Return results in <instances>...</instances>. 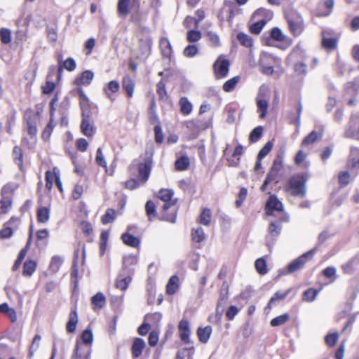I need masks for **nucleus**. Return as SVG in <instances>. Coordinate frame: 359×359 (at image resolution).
<instances>
[{
    "label": "nucleus",
    "instance_id": "obj_59",
    "mask_svg": "<svg viewBox=\"0 0 359 359\" xmlns=\"http://www.w3.org/2000/svg\"><path fill=\"white\" fill-rule=\"evenodd\" d=\"M81 339L86 344H91L93 340V332L90 330L86 329L81 334Z\"/></svg>",
    "mask_w": 359,
    "mask_h": 359
},
{
    "label": "nucleus",
    "instance_id": "obj_20",
    "mask_svg": "<svg viewBox=\"0 0 359 359\" xmlns=\"http://www.w3.org/2000/svg\"><path fill=\"white\" fill-rule=\"evenodd\" d=\"M292 289L289 288L285 292H282L280 291L276 292L273 296L270 299L266 309H271L272 306L278 302L283 300L291 292Z\"/></svg>",
    "mask_w": 359,
    "mask_h": 359
},
{
    "label": "nucleus",
    "instance_id": "obj_2",
    "mask_svg": "<svg viewBox=\"0 0 359 359\" xmlns=\"http://www.w3.org/2000/svg\"><path fill=\"white\" fill-rule=\"evenodd\" d=\"M147 13V11L140 8V2L139 0H133L130 6L131 22L140 25L146 21Z\"/></svg>",
    "mask_w": 359,
    "mask_h": 359
},
{
    "label": "nucleus",
    "instance_id": "obj_21",
    "mask_svg": "<svg viewBox=\"0 0 359 359\" xmlns=\"http://www.w3.org/2000/svg\"><path fill=\"white\" fill-rule=\"evenodd\" d=\"M123 88L126 90L128 97H132L135 89V82L130 76H126L122 80Z\"/></svg>",
    "mask_w": 359,
    "mask_h": 359
},
{
    "label": "nucleus",
    "instance_id": "obj_53",
    "mask_svg": "<svg viewBox=\"0 0 359 359\" xmlns=\"http://www.w3.org/2000/svg\"><path fill=\"white\" fill-rule=\"evenodd\" d=\"M201 39V33L200 31L189 30L187 32V39L189 42H197Z\"/></svg>",
    "mask_w": 359,
    "mask_h": 359
},
{
    "label": "nucleus",
    "instance_id": "obj_33",
    "mask_svg": "<svg viewBox=\"0 0 359 359\" xmlns=\"http://www.w3.org/2000/svg\"><path fill=\"white\" fill-rule=\"evenodd\" d=\"M194 353V346L182 348L177 352L176 359H192Z\"/></svg>",
    "mask_w": 359,
    "mask_h": 359
},
{
    "label": "nucleus",
    "instance_id": "obj_22",
    "mask_svg": "<svg viewBox=\"0 0 359 359\" xmlns=\"http://www.w3.org/2000/svg\"><path fill=\"white\" fill-rule=\"evenodd\" d=\"M121 239L124 244L133 248H137L140 245V241L138 238L131 235L128 232H125L121 235Z\"/></svg>",
    "mask_w": 359,
    "mask_h": 359
},
{
    "label": "nucleus",
    "instance_id": "obj_43",
    "mask_svg": "<svg viewBox=\"0 0 359 359\" xmlns=\"http://www.w3.org/2000/svg\"><path fill=\"white\" fill-rule=\"evenodd\" d=\"M238 41L245 47L250 48L252 46V39L248 34L241 32L237 35Z\"/></svg>",
    "mask_w": 359,
    "mask_h": 359
},
{
    "label": "nucleus",
    "instance_id": "obj_39",
    "mask_svg": "<svg viewBox=\"0 0 359 359\" xmlns=\"http://www.w3.org/2000/svg\"><path fill=\"white\" fill-rule=\"evenodd\" d=\"M318 294V290L313 288H309L303 293L302 299L304 302H313Z\"/></svg>",
    "mask_w": 359,
    "mask_h": 359
},
{
    "label": "nucleus",
    "instance_id": "obj_30",
    "mask_svg": "<svg viewBox=\"0 0 359 359\" xmlns=\"http://www.w3.org/2000/svg\"><path fill=\"white\" fill-rule=\"evenodd\" d=\"M180 111L184 115H188L192 111V104L185 97H182L179 102Z\"/></svg>",
    "mask_w": 359,
    "mask_h": 359
},
{
    "label": "nucleus",
    "instance_id": "obj_56",
    "mask_svg": "<svg viewBox=\"0 0 359 359\" xmlns=\"http://www.w3.org/2000/svg\"><path fill=\"white\" fill-rule=\"evenodd\" d=\"M271 36L273 39L277 41H283L285 39V36L283 34L282 31L278 27H274L271 29Z\"/></svg>",
    "mask_w": 359,
    "mask_h": 359
},
{
    "label": "nucleus",
    "instance_id": "obj_15",
    "mask_svg": "<svg viewBox=\"0 0 359 359\" xmlns=\"http://www.w3.org/2000/svg\"><path fill=\"white\" fill-rule=\"evenodd\" d=\"M146 343L144 339L139 337L135 338L131 347L132 355L135 358H139L142 355Z\"/></svg>",
    "mask_w": 359,
    "mask_h": 359
},
{
    "label": "nucleus",
    "instance_id": "obj_50",
    "mask_svg": "<svg viewBox=\"0 0 359 359\" xmlns=\"http://www.w3.org/2000/svg\"><path fill=\"white\" fill-rule=\"evenodd\" d=\"M239 76H234L231 78V79L226 81L224 84L223 85V90L225 92H231L232 91L237 83L239 81Z\"/></svg>",
    "mask_w": 359,
    "mask_h": 359
},
{
    "label": "nucleus",
    "instance_id": "obj_19",
    "mask_svg": "<svg viewBox=\"0 0 359 359\" xmlns=\"http://www.w3.org/2000/svg\"><path fill=\"white\" fill-rule=\"evenodd\" d=\"M94 74L90 70H86L81 74L79 78L76 79L74 83L77 86H88L93 79Z\"/></svg>",
    "mask_w": 359,
    "mask_h": 359
},
{
    "label": "nucleus",
    "instance_id": "obj_16",
    "mask_svg": "<svg viewBox=\"0 0 359 359\" xmlns=\"http://www.w3.org/2000/svg\"><path fill=\"white\" fill-rule=\"evenodd\" d=\"M347 165L350 168L359 169V148L355 147H351Z\"/></svg>",
    "mask_w": 359,
    "mask_h": 359
},
{
    "label": "nucleus",
    "instance_id": "obj_1",
    "mask_svg": "<svg viewBox=\"0 0 359 359\" xmlns=\"http://www.w3.org/2000/svg\"><path fill=\"white\" fill-rule=\"evenodd\" d=\"M306 179L302 175L292 176L288 181L287 191L294 196L304 198L306 194Z\"/></svg>",
    "mask_w": 359,
    "mask_h": 359
},
{
    "label": "nucleus",
    "instance_id": "obj_13",
    "mask_svg": "<svg viewBox=\"0 0 359 359\" xmlns=\"http://www.w3.org/2000/svg\"><path fill=\"white\" fill-rule=\"evenodd\" d=\"M260 90H262L260 89ZM257 112L259 114V118H264L268 111L269 102L262 95L261 91H259L257 97Z\"/></svg>",
    "mask_w": 359,
    "mask_h": 359
},
{
    "label": "nucleus",
    "instance_id": "obj_64",
    "mask_svg": "<svg viewBox=\"0 0 359 359\" xmlns=\"http://www.w3.org/2000/svg\"><path fill=\"white\" fill-rule=\"evenodd\" d=\"M350 175L347 171H344L339 175V182L342 187L347 186L349 183Z\"/></svg>",
    "mask_w": 359,
    "mask_h": 359
},
{
    "label": "nucleus",
    "instance_id": "obj_34",
    "mask_svg": "<svg viewBox=\"0 0 359 359\" xmlns=\"http://www.w3.org/2000/svg\"><path fill=\"white\" fill-rule=\"evenodd\" d=\"M189 159L186 156L178 158L175 161V168L177 170H186L189 165Z\"/></svg>",
    "mask_w": 359,
    "mask_h": 359
},
{
    "label": "nucleus",
    "instance_id": "obj_27",
    "mask_svg": "<svg viewBox=\"0 0 359 359\" xmlns=\"http://www.w3.org/2000/svg\"><path fill=\"white\" fill-rule=\"evenodd\" d=\"M37 220L40 223H46L50 218V210L46 207H41L37 210Z\"/></svg>",
    "mask_w": 359,
    "mask_h": 359
},
{
    "label": "nucleus",
    "instance_id": "obj_7",
    "mask_svg": "<svg viewBox=\"0 0 359 359\" xmlns=\"http://www.w3.org/2000/svg\"><path fill=\"white\" fill-rule=\"evenodd\" d=\"M287 22L290 32L294 36L302 34L304 30L303 20L300 16H290L287 18Z\"/></svg>",
    "mask_w": 359,
    "mask_h": 359
},
{
    "label": "nucleus",
    "instance_id": "obj_8",
    "mask_svg": "<svg viewBox=\"0 0 359 359\" xmlns=\"http://www.w3.org/2000/svg\"><path fill=\"white\" fill-rule=\"evenodd\" d=\"M274 210L283 211V205L275 195H272L266 203V213L267 215H272Z\"/></svg>",
    "mask_w": 359,
    "mask_h": 359
},
{
    "label": "nucleus",
    "instance_id": "obj_37",
    "mask_svg": "<svg viewBox=\"0 0 359 359\" xmlns=\"http://www.w3.org/2000/svg\"><path fill=\"white\" fill-rule=\"evenodd\" d=\"M12 205V201L10 196H3L0 201V210L1 213H7Z\"/></svg>",
    "mask_w": 359,
    "mask_h": 359
},
{
    "label": "nucleus",
    "instance_id": "obj_11",
    "mask_svg": "<svg viewBox=\"0 0 359 359\" xmlns=\"http://www.w3.org/2000/svg\"><path fill=\"white\" fill-rule=\"evenodd\" d=\"M151 170V162L150 161H146L144 163H141L138 166V178L139 180L143 183L146 182L149 177Z\"/></svg>",
    "mask_w": 359,
    "mask_h": 359
},
{
    "label": "nucleus",
    "instance_id": "obj_42",
    "mask_svg": "<svg viewBox=\"0 0 359 359\" xmlns=\"http://www.w3.org/2000/svg\"><path fill=\"white\" fill-rule=\"evenodd\" d=\"M41 339V337L40 334H36L33 338L29 349V358H32L34 355V352L39 348Z\"/></svg>",
    "mask_w": 359,
    "mask_h": 359
},
{
    "label": "nucleus",
    "instance_id": "obj_26",
    "mask_svg": "<svg viewBox=\"0 0 359 359\" xmlns=\"http://www.w3.org/2000/svg\"><path fill=\"white\" fill-rule=\"evenodd\" d=\"M178 287L179 278L177 276H172L166 285V292L168 294H173L177 292Z\"/></svg>",
    "mask_w": 359,
    "mask_h": 359
},
{
    "label": "nucleus",
    "instance_id": "obj_24",
    "mask_svg": "<svg viewBox=\"0 0 359 359\" xmlns=\"http://www.w3.org/2000/svg\"><path fill=\"white\" fill-rule=\"evenodd\" d=\"M211 333L212 327L209 325L205 327H198L197 330V335L199 341L204 344L208 341Z\"/></svg>",
    "mask_w": 359,
    "mask_h": 359
},
{
    "label": "nucleus",
    "instance_id": "obj_38",
    "mask_svg": "<svg viewBox=\"0 0 359 359\" xmlns=\"http://www.w3.org/2000/svg\"><path fill=\"white\" fill-rule=\"evenodd\" d=\"M278 173V172L271 168L270 171L267 174V176H266L265 180L264 181L263 184L261 187L262 191H265L266 189L267 185L270 182L275 181L276 180Z\"/></svg>",
    "mask_w": 359,
    "mask_h": 359
},
{
    "label": "nucleus",
    "instance_id": "obj_48",
    "mask_svg": "<svg viewBox=\"0 0 359 359\" xmlns=\"http://www.w3.org/2000/svg\"><path fill=\"white\" fill-rule=\"evenodd\" d=\"M321 135H318L316 131L311 132L307 136L304 137L302 141V146H306L314 143L318 138H320Z\"/></svg>",
    "mask_w": 359,
    "mask_h": 359
},
{
    "label": "nucleus",
    "instance_id": "obj_3",
    "mask_svg": "<svg viewBox=\"0 0 359 359\" xmlns=\"http://www.w3.org/2000/svg\"><path fill=\"white\" fill-rule=\"evenodd\" d=\"M315 250H311L307 252L304 253L287 265V273H292L298 270L302 269L304 264L311 259L314 255Z\"/></svg>",
    "mask_w": 359,
    "mask_h": 359
},
{
    "label": "nucleus",
    "instance_id": "obj_46",
    "mask_svg": "<svg viewBox=\"0 0 359 359\" xmlns=\"http://www.w3.org/2000/svg\"><path fill=\"white\" fill-rule=\"evenodd\" d=\"M173 194L174 192L172 190L162 189L159 191L158 197L164 202H169L173 200L172 199Z\"/></svg>",
    "mask_w": 359,
    "mask_h": 359
},
{
    "label": "nucleus",
    "instance_id": "obj_4",
    "mask_svg": "<svg viewBox=\"0 0 359 359\" xmlns=\"http://www.w3.org/2000/svg\"><path fill=\"white\" fill-rule=\"evenodd\" d=\"M344 136L359 140V114H353L345 128Z\"/></svg>",
    "mask_w": 359,
    "mask_h": 359
},
{
    "label": "nucleus",
    "instance_id": "obj_61",
    "mask_svg": "<svg viewBox=\"0 0 359 359\" xmlns=\"http://www.w3.org/2000/svg\"><path fill=\"white\" fill-rule=\"evenodd\" d=\"M198 48L196 45H189L184 50V55L186 57H192L198 53Z\"/></svg>",
    "mask_w": 359,
    "mask_h": 359
},
{
    "label": "nucleus",
    "instance_id": "obj_14",
    "mask_svg": "<svg viewBox=\"0 0 359 359\" xmlns=\"http://www.w3.org/2000/svg\"><path fill=\"white\" fill-rule=\"evenodd\" d=\"M281 226L277 224L276 222L270 223L269 226V235L266 237V244L269 247L271 243H273V239L277 237L280 233Z\"/></svg>",
    "mask_w": 359,
    "mask_h": 359
},
{
    "label": "nucleus",
    "instance_id": "obj_18",
    "mask_svg": "<svg viewBox=\"0 0 359 359\" xmlns=\"http://www.w3.org/2000/svg\"><path fill=\"white\" fill-rule=\"evenodd\" d=\"M119 88L120 85L118 81H111L104 88L103 90L107 98H109L111 102H114L115 98L111 94L117 93L119 90Z\"/></svg>",
    "mask_w": 359,
    "mask_h": 359
},
{
    "label": "nucleus",
    "instance_id": "obj_6",
    "mask_svg": "<svg viewBox=\"0 0 359 359\" xmlns=\"http://www.w3.org/2000/svg\"><path fill=\"white\" fill-rule=\"evenodd\" d=\"M25 119L27 133L30 136V142H27V144L29 149H32L34 147L36 144V136L37 133L35 118L27 117L26 115Z\"/></svg>",
    "mask_w": 359,
    "mask_h": 359
},
{
    "label": "nucleus",
    "instance_id": "obj_58",
    "mask_svg": "<svg viewBox=\"0 0 359 359\" xmlns=\"http://www.w3.org/2000/svg\"><path fill=\"white\" fill-rule=\"evenodd\" d=\"M160 46L164 55H168L171 50V44L168 39H162L160 41Z\"/></svg>",
    "mask_w": 359,
    "mask_h": 359
},
{
    "label": "nucleus",
    "instance_id": "obj_54",
    "mask_svg": "<svg viewBox=\"0 0 359 359\" xmlns=\"http://www.w3.org/2000/svg\"><path fill=\"white\" fill-rule=\"evenodd\" d=\"M77 94L79 96L80 98V105L81 107L82 111L85 110L84 107L85 106H88L89 100L88 97L85 95L83 90L81 88H78L77 90Z\"/></svg>",
    "mask_w": 359,
    "mask_h": 359
},
{
    "label": "nucleus",
    "instance_id": "obj_10",
    "mask_svg": "<svg viewBox=\"0 0 359 359\" xmlns=\"http://www.w3.org/2000/svg\"><path fill=\"white\" fill-rule=\"evenodd\" d=\"M214 68L217 79L225 77L227 76L229 70V62L226 59L220 62L217 60L214 64Z\"/></svg>",
    "mask_w": 359,
    "mask_h": 359
},
{
    "label": "nucleus",
    "instance_id": "obj_47",
    "mask_svg": "<svg viewBox=\"0 0 359 359\" xmlns=\"http://www.w3.org/2000/svg\"><path fill=\"white\" fill-rule=\"evenodd\" d=\"M266 22V20L262 19V20H260L253 23L250 27V32L254 34H259L261 32L262 29H263V27L265 26Z\"/></svg>",
    "mask_w": 359,
    "mask_h": 359
},
{
    "label": "nucleus",
    "instance_id": "obj_35",
    "mask_svg": "<svg viewBox=\"0 0 359 359\" xmlns=\"http://www.w3.org/2000/svg\"><path fill=\"white\" fill-rule=\"evenodd\" d=\"M255 267L260 275H265L268 272L266 262L263 257L259 258L255 261Z\"/></svg>",
    "mask_w": 359,
    "mask_h": 359
},
{
    "label": "nucleus",
    "instance_id": "obj_23",
    "mask_svg": "<svg viewBox=\"0 0 359 359\" xmlns=\"http://www.w3.org/2000/svg\"><path fill=\"white\" fill-rule=\"evenodd\" d=\"M78 323V316L76 310L71 311L69 317V320L66 325V330L68 333H74L76 330V325Z\"/></svg>",
    "mask_w": 359,
    "mask_h": 359
},
{
    "label": "nucleus",
    "instance_id": "obj_32",
    "mask_svg": "<svg viewBox=\"0 0 359 359\" xmlns=\"http://www.w3.org/2000/svg\"><path fill=\"white\" fill-rule=\"evenodd\" d=\"M36 262L33 260L26 261L23 266L22 274L25 276H30L35 271Z\"/></svg>",
    "mask_w": 359,
    "mask_h": 359
},
{
    "label": "nucleus",
    "instance_id": "obj_9",
    "mask_svg": "<svg viewBox=\"0 0 359 359\" xmlns=\"http://www.w3.org/2000/svg\"><path fill=\"white\" fill-rule=\"evenodd\" d=\"M178 332L180 339L185 344H189L191 330L189 323L187 320L182 319L180 320L178 325Z\"/></svg>",
    "mask_w": 359,
    "mask_h": 359
},
{
    "label": "nucleus",
    "instance_id": "obj_36",
    "mask_svg": "<svg viewBox=\"0 0 359 359\" xmlns=\"http://www.w3.org/2000/svg\"><path fill=\"white\" fill-rule=\"evenodd\" d=\"M13 158L15 163L18 165L21 170L23 165L22 161V151L20 147L15 146L13 151Z\"/></svg>",
    "mask_w": 359,
    "mask_h": 359
},
{
    "label": "nucleus",
    "instance_id": "obj_28",
    "mask_svg": "<svg viewBox=\"0 0 359 359\" xmlns=\"http://www.w3.org/2000/svg\"><path fill=\"white\" fill-rule=\"evenodd\" d=\"M132 278L130 276L123 277L121 275H120L116 280V287L120 289L121 290H126Z\"/></svg>",
    "mask_w": 359,
    "mask_h": 359
},
{
    "label": "nucleus",
    "instance_id": "obj_5",
    "mask_svg": "<svg viewBox=\"0 0 359 359\" xmlns=\"http://www.w3.org/2000/svg\"><path fill=\"white\" fill-rule=\"evenodd\" d=\"M82 117L81 130L84 135L87 137H92L95 133V128L93 126L92 118L86 110H83Z\"/></svg>",
    "mask_w": 359,
    "mask_h": 359
},
{
    "label": "nucleus",
    "instance_id": "obj_52",
    "mask_svg": "<svg viewBox=\"0 0 359 359\" xmlns=\"http://www.w3.org/2000/svg\"><path fill=\"white\" fill-rule=\"evenodd\" d=\"M263 128L262 126H258L254 128L250 135V140L252 142L258 141L262 135Z\"/></svg>",
    "mask_w": 359,
    "mask_h": 359
},
{
    "label": "nucleus",
    "instance_id": "obj_62",
    "mask_svg": "<svg viewBox=\"0 0 359 359\" xmlns=\"http://www.w3.org/2000/svg\"><path fill=\"white\" fill-rule=\"evenodd\" d=\"M339 338V334L337 332H334L332 334H328L325 337V342L330 346H334Z\"/></svg>",
    "mask_w": 359,
    "mask_h": 359
},
{
    "label": "nucleus",
    "instance_id": "obj_49",
    "mask_svg": "<svg viewBox=\"0 0 359 359\" xmlns=\"http://www.w3.org/2000/svg\"><path fill=\"white\" fill-rule=\"evenodd\" d=\"M145 210L147 216L149 217V219L151 220L153 217H156V206L154 202L151 201H148L145 205Z\"/></svg>",
    "mask_w": 359,
    "mask_h": 359
},
{
    "label": "nucleus",
    "instance_id": "obj_45",
    "mask_svg": "<svg viewBox=\"0 0 359 359\" xmlns=\"http://www.w3.org/2000/svg\"><path fill=\"white\" fill-rule=\"evenodd\" d=\"M116 212L114 209L109 208L105 214L102 217V223L107 224L111 223L115 219Z\"/></svg>",
    "mask_w": 359,
    "mask_h": 359
},
{
    "label": "nucleus",
    "instance_id": "obj_41",
    "mask_svg": "<svg viewBox=\"0 0 359 359\" xmlns=\"http://www.w3.org/2000/svg\"><path fill=\"white\" fill-rule=\"evenodd\" d=\"M290 318V316L288 313H284L283 315H280L279 316H277L274 318H273L271 322L270 325L272 327H277L282 325L285 324Z\"/></svg>",
    "mask_w": 359,
    "mask_h": 359
},
{
    "label": "nucleus",
    "instance_id": "obj_12",
    "mask_svg": "<svg viewBox=\"0 0 359 359\" xmlns=\"http://www.w3.org/2000/svg\"><path fill=\"white\" fill-rule=\"evenodd\" d=\"M334 0H323L319 3L318 15L321 17L330 15L334 7Z\"/></svg>",
    "mask_w": 359,
    "mask_h": 359
},
{
    "label": "nucleus",
    "instance_id": "obj_60",
    "mask_svg": "<svg viewBox=\"0 0 359 359\" xmlns=\"http://www.w3.org/2000/svg\"><path fill=\"white\" fill-rule=\"evenodd\" d=\"M62 263V260L60 257H57V256L53 257L50 264V270L53 272L57 271L60 266H61Z\"/></svg>",
    "mask_w": 359,
    "mask_h": 359
},
{
    "label": "nucleus",
    "instance_id": "obj_57",
    "mask_svg": "<svg viewBox=\"0 0 359 359\" xmlns=\"http://www.w3.org/2000/svg\"><path fill=\"white\" fill-rule=\"evenodd\" d=\"M273 143L271 141L266 142V144L258 153L257 158L262 159L263 158H264L271 151Z\"/></svg>",
    "mask_w": 359,
    "mask_h": 359
},
{
    "label": "nucleus",
    "instance_id": "obj_44",
    "mask_svg": "<svg viewBox=\"0 0 359 359\" xmlns=\"http://www.w3.org/2000/svg\"><path fill=\"white\" fill-rule=\"evenodd\" d=\"M192 240L196 243H201L205 239V233L202 228L198 227L192 230L191 233Z\"/></svg>",
    "mask_w": 359,
    "mask_h": 359
},
{
    "label": "nucleus",
    "instance_id": "obj_25",
    "mask_svg": "<svg viewBox=\"0 0 359 359\" xmlns=\"http://www.w3.org/2000/svg\"><path fill=\"white\" fill-rule=\"evenodd\" d=\"M18 223L19 220L16 217H12L11 219L5 224L4 227L0 231V237L2 238H8L11 237L13 234V229L8 225L12 224L13 223Z\"/></svg>",
    "mask_w": 359,
    "mask_h": 359
},
{
    "label": "nucleus",
    "instance_id": "obj_29",
    "mask_svg": "<svg viewBox=\"0 0 359 359\" xmlns=\"http://www.w3.org/2000/svg\"><path fill=\"white\" fill-rule=\"evenodd\" d=\"M106 299L102 292H97L91 298V303L94 306V309H101L105 304Z\"/></svg>",
    "mask_w": 359,
    "mask_h": 359
},
{
    "label": "nucleus",
    "instance_id": "obj_55",
    "mask_svg": "<svg viewBox=\"0 0 359 359\" xmlns=\"http://www.w3.org/2000/svg\"><path fill=\"white\" fill-rule=\"evenodd\" d=\"M72 359H90V351H88L85 355H82L79 353V343L77 341L76 343L74 352L72 356Z\"/></svg>",
    "mask_w": 359,
    "mask_h": 359
},
{
    "label": "nucleus",
    "instance_id": "obj_63",
    "mask_svg": "<svg viewBox=\"0 0 359 359\" xmlns=\"http://www.w3.org/2000/svg\"><path fill=\"white\" fill-rule=\"evenodd\" d=\"M51 79H47L46 84L42 87V91L43 94L48 95L51 93L55 88V83L50 81Z\"/></svg>",
    "mask_w": 359,
    "mask_h": 359
},
{
    "label": "nucleus",
    "instance_id": "obj_31",
    "mask_svg": "<svg viewBox=\"0 0 359 359\" xmlns=\"http://www.w3.org/2000/svg\"><path fill=\"white\" fill-rule=\"evenodd\" d=\"M212 213L209 208H204L199 217V223L204 226H209L211 222Z\"/></svg>",
    "mask_w": 359,
    "mask_h": 359
},
{
    "label": "nucleus",
    "instance_id": "obj_17",
    "mask_svg": "<svg viewBox=\"0 0 359 359\" xmlns=\"http://www.w3.org/2000/svg\"><path fill=\"white\" fill-rule=\"evenodd\" d=\"M130 1L118 0L117 4V14L118 17L126 18L130 13Z\"/></svg>",
    "mask_w": 359,
    "mask_h": 359
},
{
    "label": "nucleus",
    "instance_id": "obj_40",
    "mask_svg": "<svg viewBox=\"0 0 359 359\" xmlns=\"http://www.w3.org/2000/svg\"><path fill=\"white\" fill-rule=\"evenodd\" d=\"M322 46L327 50H334L337 46V39L335 38L323 37Z\"/></svg>",
    "mask_w": 359,
    "mask_h": 359
},
{
    "label": "nucleus",
    "instance_id": "obj_51",
    "mask_svg": "<svg viewBox=\"0 0 359 359\" xmlns=\"http://www.w3.org/2000/svg\"><path fill=\"white\" fill-rule=\"evenodd\" d=\"M0 40L4 44H8L11 41V32L6 28L0 29Z\"/></svg>",
    "mask_w": 359,
    "mask_h": 359
}]
</instances>
